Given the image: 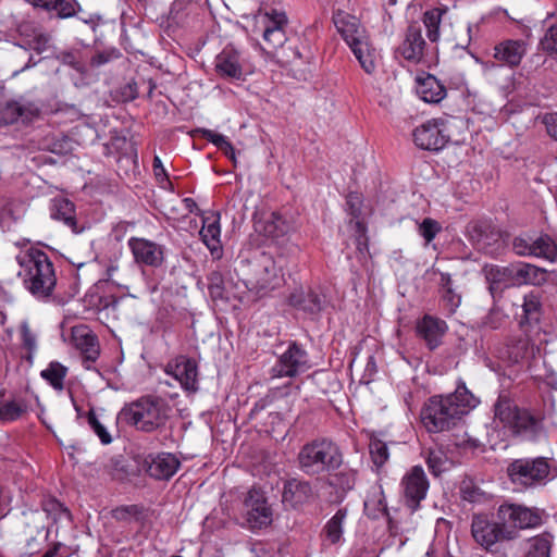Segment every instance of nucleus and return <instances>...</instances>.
<instances>
[{
  "mask_svg": "<svg viewBox=\"0 0 557 557\" xmlns=\"http://www.w3.org/2000/svg\"><path fill=\"white\" fill-rule=\"evenodd\" d=\"M478 403L474 395L465 384H461L453 394L431 397L421 410V421L429 432L448 431L456 426Z\"/></svg>",
  "mask_w": 557,
  "mask_h": 557,
  "instance_id": "1",
  "label": "nucleus"
},
{
  "mask_svg": "<svg viewBox=\"0 0 557 557\" xmlns=\"http://www.w3.org/2000/svg\"><path fill=\"white\" fill-rule=\"evenodd\" d=\"M21 270L18 276L25 288L36 298L52 295L57 276L52 261L48 255L37 248H29L16 256Z\"/></svg>",
  "mask_w": 557,
  "mask_h": 557,
  "instance_id": "2",
  "label": "nucleus"
},
{
  "mask_svg": "<svg viewBox=\"0 0 557 557\" xmlns=\"http://www.w3.org/2000/svg\"><path fill=\"white\" fill-rule=\"evenodd\" d=\"M170 407L157 397H141L124 406L119 412L117 420L137 430L151 433L163 428L169 419Z\"/></svg>",
  "mask_w": 557,
  "mask_h": 557,
  "instance_id": "3",
  "label": "nucleus"
},
{
  "mask_svg": "<svg viewBox=\"0 0 557 557\" xmlns=\"http://www.w3.org/2000/svg\"><path fill=\"white\" fill-rule=\"evenodd\" d=\"M300 469L310 475L337 469L342 463L338 447L322 438L306 444L298 454Z\"/></svg>",
  "mask_w": 557,
  "mask_h": 557,
  "instance_id": "4",
  "label": "nucleus"
},
{
  "mask_svg": "<svg viewBox=\"0 0 557 557\" xmlns=\"http://www.w3.org/2000/svg\"><path fill=\"white\" fill-rule=\"evenodd\" d=\"M495 418L517 434L534 436L542 428L541 419L531 414L505 396H499L494 406Z\"/></svg>",
  "mask_w": 557,
  "mask_h": 557,
  "instance_id": "5",
  "label": "nucleus"
},
{
  "mask_svg": "<svg viewBox=\"0 0 557 557\" xmlns=\"http://www.w3.org/2000/svg\"><path fill=\"white\" fill-rule=\"evenodd\" d=\"M508 476L516 486L529 488L546 483L550 467L545 458H521L513 460L507 468Z\"/></svg>",
  "mask_w": 557,
  "mask_h": 557,
  "instance_id": "6",
  "label": "nucleus"
},
{
  "mask_svg": "<svg viewBox=\"0 0 557 557\" xmlns=\"http://www.w3.org/2000/svg\"><path fill=\"white\" fill-rule=\"evenodd\" d=\"M278 281L277 268L274 259L261 253L252 264V277L245 283L248 293L256 298L262 297L274 289Z\"/></svg>",
  "mask_w": 557,
  "mask_h": 557,
  "instance_id": "7",
  "label": "nucleus"
},
{
  "mask_svg": "<svg viewBox=\"0 0 557 557\" xmlns=\"http://www.w3.org/2000/svg\"><path fill=\"white\" fill-rule=\"evenodd\" d=\"M310 360L305 348L292 342L287 348L280 354L276 363L271 369L272 377H294L310 369Z\"/></svg>",
  "mask_w": 557,
  "mask_h": 557,
  "instance_id": "8",
  "label": "nucleus"
},
{
  "mask_svg": "<svg viewBox=\"0 0 557 557\" xmlns=\"http://www.w3.org/2000/svg\"><path fill=\"white\" fill-rule=\"evenodd\" d=\"M497 516L504 528L513 530L539 527L542 523V511L537 508H528L522 505L503 504Z\"/></svg>",
  "mask_w": 557,
  "mask_h": 557,
  "instance_id": "9",
  "label": "nucleus"
},
{
  "mask_svg": "<svg viewBox=\"0 0 557 557\" xmlns=\"http://www.w3.org/2000/svg\"><path fill=\"white\" fill-rule=\"evenodd\" d=\"M449 137L447 121L444 119L429 120L413 131L414 144L424 150L437 151L444 148Z\"/></svg>",
  "mask_w": 557,
  "mask_h": 557,
  "instance_id": "10",
  "label": "nucleus"
},
{
  "mask_svg": "<svg viewBox=\"0 0 557 557\" xmlns=\"http://www.w3.org/2000/svg\"><path fill=\"white\" fill-rule=\"evenodd\" d=\"M244 516L251 530L265 528L272 522V509L262 491L251 488L248 492L244 502Z\"/></svg>",
  "mask_w": 557,
  "mask_h": 557,
  "instance_id": "11",
  "label": "nucleus"
},
{
  "mask_svg": "<svg viewBox=\"0 0 557 557\" xmlns=\"http://www.w3.org/2000/svg\"><path fill=\"white\" fill-rule=\"evenodd\" d=\"M164 371L175 379L185 391L196 392L198 389V366L194 359L177 356L168 362Z\"/></svg>",
  "mask_w": 557,
  "mask_h": 557,
  "instance_id": "12",
  "label": "nucleus"
},
{
  "mask_svg": "<svg viewBox=\"0 0 557 557\" xmlns=\"http://www.w3.org/2000/svg\"><path fill=\"white\" fill-rule=\"evenodd\" d=\"M471 531L474 540L486 548L500 540H511L516 537V532L504 528L502 521H499V523H491L482 517L473 518Z\"/></svg>",
  "mask_w": 557,
  "mask_h": 557,
  "instance_id": "13",
  "label": "nucleus"
},
{
  "mask_svg": "<svg viewBox=\"0 0 557 557\" xmlns=\"http://www.w3.org/2000/svg\"><path fill=\"white\" fill-rule=\"evenodd\" d=\"M404 495L407 505L416 510L419 504L426 496L429 481L424 470L420 466H414L401 480Z\"/></svg>",
  "mask_w": 557,
  "mask_h": 557,
  "instance_id": "14",
  "label": "nucleus"
},
{
  "mask_svg": "<svg viewBox=\"0 0 557 557\" xmlns=\"http://www.w3.org/2000/svg\"><path fill=\"white\" fill-rule=\"evenodd\" d=\"M128 247L137 263L151 268H159L164 261V247L152 240L132 237Z\"/></svg>",
  "mask_w": 557,
  "mask_h": 557,
  "instance_id": "15",
  "label": "nucleus"
},
{
  "mask_svg": "<svg viewBox=\"0 0 557 557\" xmlns=\"http://www.w3.org/2000/svg\"><path fill=\"white\" fill-rule=\"evenodd\" d=\"M344 39L352 50L361 67L368 74H372L380 59V52L371 42L370 37H344Z\"/></svg>",
  "mask_w": 557,
  "mask_h": 557,
  "instance_id": "16",
  "label": "nucleus"
},
{
  "mask_svg": "<svg viewBox=\"0 0 557 557\" xmlns=\"http://www.w3.org/2000/svg\"><path fill=\"white\" fill-rule=\"evenodd\" d=\"M72 343L82 352L85 368L89 369L99 356L97 337L86 325H78L72 329Z\"/></svg>",
  "mask_w": 557,
  "mask_h": 557,
  "instance_id": "17",
  "label": "nucleus"
},
{
  "mask_svg": "<svg viewBox=\"0 0 557 557\" xmlns=\"http://www.w3.org/2000/svg\"><path fill=\"white\" fill-rule=\"evenodd\" d=\"M416 330L418 336L433 350L441 345L442 338L447 331V324L444 320L425 314L418 321Z\"/></svg>",
  "mask_w": 557,
  "mask_h": 557,
  "instance_id": "18",
  "label": "nucleus"
},
{
  "mask_svg": "<svg viewBox=\"0 0 557 557\" xmlns=\"http://www.w3.org/2000/svg\"><path fill=\"white\" fill-rule=\"evenodd\" d=\"M38 114L39 108L33 102L9 101L0 109V122L7 125L20 120L29 122Z\"/></svg>",
  "mask_w": 557,
  "mask_h": 557,
  "instance_id": "19",
  "label": "nucleus"
},
{
  "mask_svg": "<svg viewBox=\"0 0 557 557\" xmlns=\"http://www.w3.org/2000/svg\"><path fill=\"white\" fill-rule=\"evenodd\" d=\"M416 83L417 95L424 102L438 103L446 97L445 86L434 75L417 76Z\"/></svg>",
  "mask_w": 557,
  "mask_h": 557,
  "instance_id": "20",
  "label": "nucleus"
},
{
  "mask_svg": "<svg viewBox=\"0 0 557 557\" xmlns=\"http://www.w3.org/2000/svg\"><path fill=\"white\" fill-rule=\"evenodd\" d=\"M311 485L306 481L292 479L284 484L282 500L285 506L297 508L312 497Z\"/></svg>",
  "mask_w": 557,
  "mask_h": 557,
  "instance_id": "21",
  "label": "nucleus"
},
{
  "mask_svg": "<svg viewBox=\"0 0 557 557\" xmlns=\"http://www.w3.org/2000/svg\"><path fill=\"white\" fill-rule=\"evenodd\" d=\"M215 70L221 76L240 79L243 69L239 63V52L231 46L224 48L215 58Z\"/></svg>",
  "mask_w": 557,
  "mask_h": 557,
  "instance_id": "22",
  "label": "nucleus"
},
{
  "mask_svg": "<svg viewBox=\"0 0 557 557\" xmlns=\"http://www.w3.org/2000/svg\"><path fill=\"white\" fill-rule=\"evenodd\" d=\"M288 304L308 314H317L323 308L322 298L312 290L295 289L288 296Z\"/></svg>",
  "mask_w": 557,
  "mask_h": 557,
  "instance_id": "23",
  "label": "nucleus"
},
{
  "mask_svg": "<svg viewBox=\"0 0 557 557\" xmlns=\"http://www.w3.org/2000/svg\"><path fill=\"white\" fill-rule=\"evenodd\" d=\"M495 59L511 66L520 63L525 53V42L521 39H507L495 47Z\"/></svg>",
  "mask_w": 557,
  "mask_h": 557,
  "instance_id": "24",
  "label": "nucleus"
},
{
  "mask_svg": "<svg viewBox=\"0 0 557 557\" xmlns=\"http://www.w3.org/2000/svg\"><path fill=\"white\" fill-rule=\"evenodd\" d=\"M178 467L180 461L174 455L163 453L152 459L148 472L158 480H168L177 471Z\"/></svg>",
  "mask_w": 557,
  "mask_h": 557,
  "instance_id": "25",
  "label": "nucleus"
},
{
  "mask_svg": "<svg viewBox=\"0 0 557 557\" xmlns=\"http://www.w3.org/2000/svg\"><path fill=\"white\" fill-rule=\"evenodd\" d=\"M51 218L63 222L73 233L78 234L84 230V227L77 226L74 203L65 198H58L53 201Z\"/></svg>",
  "mask_w": 557,
  "mask_h": 557,
  "instance_id": "26",
  "label": "nucleus"
},
{
  "mask_svg": "<svg viewBox=\"0 0 557 557\" xmlns=\"http://www.w3.org/2000/svg\"><path fill=\"white\" fill-rule=\"evenodd\" d=\"M220 216L219 214H211L210 216H206L203 219L202 228L200 231V236L202 242L211 251V253H219L221 251L220 245Z\"/></svg>",
  "mask_w": 557,
  "mask_h": 557,
  "instance_id": "27",
  "label": "nucleus"
},
{
  "mask_svg": "<svg viewBox=\"0 0 557 557\" xmlns=\"http://www.w3.org/2000/svg\"><path fill=\"white\" fill-rule=\"evenodd\" d=\"M510 271L512 285L539 284L544 280L545 274L543 270L530 263L512 264Z\"/></svg>",
  "mask_w": 557,
  "mask_h": 557,
  "instance_id": "28",
  "label": "nucleus"
},
{
  "mask_svg": "<svg viewBox=\"0 0 557 557\" xmlns=\"http://www.w3.org/2000/svg\"><path fill=\"white\" fill-rule=\"evenodd\" d=\"M483 271L490 284L488 289L493 297L496 293L512 284L510 267L499 268L496 265H485Z\"/></svg>",
  "mask_w": 557,
  "mask_h": 557,
  "instance_id": "29",
  "label": "nucleus"
},
{
  "mask_svg": "<svg viewBox=\"0 0 557 557\" xmlns=\"http://www.w3.org/2000/svg\"><path fill=\"white\" fill-rule=\"evenodd\" d=\"M256 230L267 237L276 239L287 234L289 226L280 214L272 212L264 220L256 223Z\"/></svg>",
  "mask_w": 557,
  "mask_h": 557,
  "instance_id": "30",
  "label": "nucleus"
},
{
  "mask_svg": "<svg viewBox=\"0 0 557 557\" xmlns=\"http://www.w3.org/2000/svg\"><path fill=\"white\" fill-rule=\"evenodd\" d=\"M364 511L367 516L372 519H377L383 516L388 517L387 505L381 486H375L370 491L364 500Z\"/></svg>",
  "mask_w": 557,
  "mask_h": 557,
  "instance_id": "31",
  "label": "nucleus"
},
{
  "mask_svg": "<svg viewBox=\"0 0 557 557\" xmlns=\"http://www.w3.org/2000/svg\"><path fill=\"white\" fill-rule=\"evenodd\" d=\"M256 21L263 26L262 35H271L274 32H285L287 16L285 12L272 9L270 12L258 14Z\"/></svg>",
  "mask_w": 557,
  "mask_h": 557,
  "instance_id": "32",
  "label": "nucleus"
},
{
  "mask_svg": "<svg viewBox=\"0 0 557 557\" xmlns=\"http://www.w3.org/2000/svg\"><path fill=\"white\" fill-rule=\"evenodd\" d=\"M35 8H40L47 12L66 18L75 13L74 3L71 0H27Z\"/></svg>",
  "mask_w": 557,
  "mask_h": 557,
  "instance_id": "33",
  "label": "nucleus"
},
{
  "mask_svg": "<svg viewBox=\"0 0 557 557\" xmlns=\"http://www.w3.org/2000/svg\"><path fill=\"white\" fill-rule=\"evenodd\" d=\"M347 518V509L342 508L326 522L322 534L330 544H337L343 535L344 523Z\"/></svg>",
  "mask_w": 557,
  "mask_h": 557,
  "instance_id": "34",
  "label": "nucleus"
},
{
  "mask_svg": "<svg viewBox=\"0 0 557 557\" xmlns=\"http://www.w3.org/2000/svg\"><path fill=\"white\" fill-rule=\"evenodd\" d=\"M424 48L423 37H406L397 48V53L410 62L418 63L423 58Z\"/></svg>",
  "mask_w": 557,
  "mask_h": 557,
  "instance_id": "35",
  "label": "nucleus"
},
{
  "mask_svg": "<svg viewBox=\"0 0 557 557\" xmlns=\"http://www.w3.org/2000/svg\"><path fill=\"white\" fill-rule=\"evenodd\" d=\"M440 285L445 309L449 314H453L461 304V295L454 289L450 275L447 273L441 274Z\"/></svg>",
  "mask_w": 557,
  "mask_h": 557,
  "instance_id": "36",
  "label": "nucleus"
},
{
  "mask_svg": "<svg viewBox=\"0 0 557 557\" xmlns=\"http://www.w3.org/2000/svg\"><path fill=\"white\" fill-rule=\"evenodd\" d=\"M194 132L223 151V153L234 163V165H236L237 160L235 148L224 135L218 134L208 128H197Z\"/></svg>",
  "mask_w": 557,
  "mask_h": 557,
  "instance_id": "37",
  "label": "nucleus"
},
{
  "mask_svg": "<svg viewBox=\"0 0 557 557\" xmlns=\"http://www.w3.org/2000/svg\"><path fill=\"white\" fill-rule=\"evenodd\" d=\"M532 256L557 261V244L548 235H541L533 240Z\"/></svg>",
  "mask_w": 557,
  "mask_h": 557,
  "instance_id": "38",
  "label": "nucleus"
},
{
  "mask_svg": "<svg viewBox=\"0 0 557 557\" xmlns=\"http://www.w3.org/2000/svg\"><path fill=\"white\" fill-rule=\"evenodd\" d=\"M67 374V368L58 361H52L41 371L40 375L54 389L62 391L64 388V379Z\"/></svg>",
  "mask_w": 557,
  "mask_h": 557,
  "instance_id": "39",
  "label": "nucleus"
},
{
  "mask_svg": "<svg viewBox=\"0 0 557 557\" xmlns=\"http://www.w3.org/2000/svg\"><path fill=\"white\" fill-rule=\"evenodd\" d=\"M535 350V346L530 343L529 338L520 337L508 346V356L513 362L529 361L534 358Z\"/></svg>",
  "mask_w": 557,
  "mask_h": 557,
  "instance_id": "40",
  "label": "nucleus"
},
{
  "mask_svg": "<svg viewBox=\"0 0 557 557\" xmlns=\"http://www.w3.org/2000/svg\"><path fill=\"white\" fill-rule=\"evenodd\" d=\"M333 23L339 35H356L361 27L358 17L344 11H338L333 15Z\"/></svg>",
  "mask_w": 557,
  "mask_h": 557,
  "instance_id": "41",
  "label": "nucleus"
},
{
  "mask_svg": "<svg viewBox=\"0 0 557 557\" xmlns=\"http://www.w3.org/2000/svg\"><path fill=\"white\" fill-rule=\"evenodd\" d=\"M26 405L18 400H11L3 404L0 403V421H15L26 412Z\"/></svg>",
  "mask_w": 557,
  "mask_h": 557,
  "instance_id": "42",
  "label": "nucleus"
},
{
  "mask_svg": "<svg viewBox=\"0 0 557 557\" xmlns=\"http://www.w3.org/2000/svg\"><path fill=\"white\" fill-rule=\"evenodd\" d=\"M447 7H442L424 13L423 23L426 28V35H438L442 16L447 12Z\"/></svg>",
  "mask_w": 557,
  "mask_h": 557,
  "instance_id": "43",
  "label": "nucleus"
},
{
  "mask_svg": "<svg viewBox=\"0 0 557 557\" xmlns=\"http://www.w3.org/2000/svg\"><path fill=\"white\" fill-rule=\"evenodd\" d=\"M426 463L429 470L437 476L447 469L448 458L441 449L430 450L426 457Z\"/></svg>",
  "mask_w": 557,
  "mask_h": 557,
  "instance_id": "44",
  "label": "nucleus"
},
{
  "mask_svg": "<svg viewBox=\"0 0 557 557\" xmlns=\"http://www.w3.org/2000/svg\"><path fill=\"white\" fill-rule=\"evenodd\" d=\"M141 509L137 505L121 506L112 510V517L116 521L126 523L138 521Z\"/></svg>",
  "mask_w": 557,
  "mask_h": 557,
  "instance_id": "45",
  "label": "nucleus"
},
{
  "mask_svg": "<svg viewBox=\"0 0 557 557\" xmlns=\"http://www.w3.org/2000/svg\"><path fill=\"white\" fill-rule=\"evenodd\" d=\"M187 4L184 1H174L170 10V20L174 23V32L187 23Z\"/></svg>",
  "mask_w": 557,
  "mask_h": 557,
  "instance_id": "46",
  "label": "nucleus"
},
{
  "mask_svg": "<svg viewBox=\"0 0 557 557\" xmlns=\"http://www.w3.org/2000/svg\"><path fill=\"white\" fill-rule=\"evenodd\" d=\"M88 424L98 435L102 444H110L112 436L108 432L106 425L98 419L94 410H90L87 416Z\"/></svg>",
  "mask_w": 557,
  "mask_h": 557,
  "instance_id": "47",
  "label": "nucleus"
},
{
  "mask_svg": "<svg viewBox=\"0 0 557 557\" xmlns=\"http://www.w3.org/2000/svg\"><path fill=\"white\" fill-rule=\"evenodd\" d=\"M20 333L23 346L27 349L30 359L33 352L37 348V339L36 334L32 331L29 323L27 321H23L20 325Z\"/></svg>",
  "mask_w": 557,
  "mask_h": 557,
  "instance_id": "48",
  "label": "nucleus"
},
{
  "mask_svg": "<svg viewBox=\"0 0 557 557\" xmlns=\"http://www.w3.org/2000/svg\"><path fill=\"white\" fill-rule=\"evenodd\" d=\"M42 509L55 521L63 516L70 519L69 510L54 498H49L42 503Z\"/></svg>",
  "mask_w": 557,
  "mask_h": 557,
  "instance_id": "49",
  "label": "nucleus"
},
{
  "mask_svg": "<svg viewBox=\"0 0 557 557\" xmlns=\"http://www.w3.org/2000/svg\"><path fill=\"white\" fill-rule=\"evenodd\" d=\"M550 542L544 537L532 540L527 557H549Z\"/></svg>",
  "mask_w": 557,
  "mask_h": 557,
  "instance_id": "50",
  "label": "nucleus"
},
{
  "mask_svg": "<svg viewBox=\"0 0 557 557\" xmlns=\"http://www.w3.org/2000/svg\"><path fill=\"white\" fill-rule=\"evenodd\" d=\"M370 454L376 466H383L388 459V449L385 443L375 440L370 443Z\"/></svg>",
  "mask_w": 557,
  "mask_h": 557,
  "instance_id": "51",
  "label": "nucleus"
},
{
  "mask_svg": "<svg viewBox=\"0 0 557 557\" xmlns=\"http://www.w3.org/2000/svg\"><path fill=\"white\" fill-rule=\"evenodd\" d=\"M505 320V314L498 308H492L486 317L483 319L482 324L492 330L498 329Z\"/></svg>",
  "mask_w": 557,
  "mask_h": 557,
  "instance_id": "52",
  "label": "nucleus"
},
{
  "mask_svg": "<svg viewBox=\"0 0 557 557\" xmlns=\"http://www.w3.org/2000/svg\"><path fill=\"white\" fill-rule=\"evenodd\" d=\"M533 240L529 237H516L512 242V248L519 256H532Z\"/></svg>",
  "mask_w": 557,
  "mask_h": 557,
  "instance_id": "53",
  "label": "nucleus"
},
{
  "mask_svg": "<svg viewBox=\"0 0 557 557\" xmlns=\"http://www.w3.org/2000/svg\"><path fill=\"white\" fill-rule=\"evenodd\" d=\"M437 232L438 225L435 221L431 219L423 220V222L420 225V233L428 243L435 237Z\"/></svg>",
  "mask_w": 557,
  "mask_h": 557,
  "instance_id": "54",
  "label": "nucleus"
},
{
  "mask_svg": "<svg viewBox=\"0 0 557 557\" xmlns=\"http://www.w3.org/2000/svg\"><path fill=\"white\" fill-rule=\"evenodd\" d=\"M347 210L354 218L361 213V197L356 193H350L346 198Z\"/></svg>",
  "mask_w": 557,
  "mask_h": 557,
  "instance_id": "55",
  "label": "nucleus"
},
{
  "mask_svg": "<svg viewBox=\"0 0 557 557\" xmlns=\"http://www.w3.org/2000/svg\"><path fill=\"white\" fill-rule=\"evenodd\" d=\"M120 57V51L116 49H110L109 51H102L98 52L96 55L92 57L91 63L95 65H102L113 59H116Z\"/></svg>",
  "mask_w": 557,
  "mask_h": 557,
  "instance_id": "56",
  "label": "nucleus"
},
{
  "mask_svg": "<svg viewBox=\"0 0 557 557\" xmlns=\"http://www.w3.org/2000/svg\"><path fill=\"white\" fill-rule=\"evenodd\" d=\"M543 122L549 136L557 140V112L545 114Z\"/></svg>",
  "mask_w": 557,
  "mask_h": 557,
  "instance_id": "57",
  "label": "nucleus"
},
{
  "mask_svg": "<svg viewBox=\"0 0 557 557\" xmlns=\"http://www.w3.org/2000/svg\"><path fill=\"white\" fill-rule=\"evenodd\" d=\"M540 46L549 54H557V37H542Z\"/></svg>",
  "mask_w": 557,
  "mask_h": 557,
  "instance_id": "58",
  "label": "nucleus"
},
{
  "mask_svg": "<svg viewBox=\"0 0 557 557\" xmlns=\"http://www.w3.org/2000/svg\"><path fill=\"white\" fill-rule=\"evenodd\" d=\"M153 172H154L156 178L160 183H162L164 181H169L166 171L161 162V159L158 156H156L153 158Z\"/></svg>",
  "mask_w": 557,
  "mask_h": 557,
  "instance_id": "59",
  "label": "nucleus"
},
{
  "mask_svg": "<svg viewBox=\"0 0 557 557\" xmlns=\"http://www.w3.org/2000/svg\"><path fill=\"white\" fill-rule=\"evenodd\" d=\"M523 310L528 318H532V315L539 310V302L533 298L525 299L523 304Z\"/></svg>",
  "mask_w": 557,
  "mask_h": 557,
  "instance_id": "60",
  "label": "nucleus"
},
{
  "mask_svg": "<svg viewBox=\"0 0 557 557\" xmlns=\"http://www.w3.org/2000/svg\"><path fill=\"white\" fill-rule=\"evenodd\" d=\"M63 547L61 543H54L41 557H66L60 554V549Z\"/></svg>",
  "mask_w": 557,
  "mask_h": 557,
  "instance_id": "61",
  "label": "nucleus"
},
{
  "mask_svg": "<svg viewBox=\"0 0 557 557\" xmlns=\"http://www.w3.org/2000/svg\"><path fill=\"white\" fill-rule=\"evenodd\" d=\"M33 42L35 45L34 49H36L40 53L44 51V48H41V46L47 42V37H41V36L33 37Z\"/></svg>",
  "mask_w": 557,
  "mask_h": 557,
  "instance_id": "62",
  "label": "nucleus"
},
{
  "mask_svg": "<svg viewBox=\"0 0 557 557\" xmlns=\"http://www.w3.org/2000/svg\"><path fill=\"white\" fill-rule=\"evenodd\" d=\"M546 35H557V24H552L548 27Z\"/></svg>",
  "mask_w": 557,
  "mask_h": 557,
  "instance_id": "63",
  "label": "nucleus"
},
{
  "mask_svg": "<svg viewBox=\"0 0 557 557\" xmlns=\"http://www.w3.org/2000/svg\"><path fill=\"white\" fill-rule=\"evenodd\" d=\"M463 493H465V499H468L470 502H474L475 500L473 492L463 491Z\"/></svg>",
  "mask_w": 557,
  "mask_h": 557,
  "instance_id": "64",
  "label": "nucleus"
}]
</instances>
